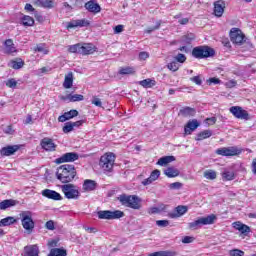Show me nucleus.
I'll use <instances>...</instances> for the list:
<instances>
[{"label": "nucleus", "instance_id": "f257e3e1", "mask_svg": "<svg viewBox=\"0 0 256 256\" xmlns=\"http://www.w3.org/2000/svg\"><path fill=\"white\" fill-rule=\"evenodd\" d=\"M56 177L61 183H71L77 177V170L71 164H64L57 169Z\"/></svg>", "mask_w": 256, "mask_h": 256}, {"label": "nucleus", "instance_id": "f03ea898", "mask_svg": "<svg viewBox=\"0 0 256 256\" xmlns=\"http://www.w3.org/2000/svg\"><path fill=\"white\" fill-rule=\"evenodd\" d=\"M117 201H119L124 207L136 210L141 209V200L135 195L121 194L117 197Z\"/></svg>", "mask_w": 256, "mask_h": 256}, {"label": "nucleus", "instance_id": "7ed1b4c3", "mask_svg": "<svg viewBox=\"0 0 256 256\" xmlns=\"http://www.w3.org/2000/svg\"><path fill=\"white\" fill-rule=\"evenodd\" d=\"M69 53H78L79 55H93L97 48L91 43H78L69 46Z\"/></svg>", "mask_w": 256, "mask_h": 256}, {"label": "nucleus", "instance_id": "20e7f679", "mask_svg": "<svg viewBox=\"0 0 256 256\" xmlns=\"http://www.w3.org/2000/svg\"><path fill=\"white\" fill-rule=\"evenodd\" d=\"M215 55V49L209 46H198L194 47L192 50V57L195 59H207Z\"/></svg>", "mask_w": 256, "mask_h": 256}, {"label": "nucleus", "instance_id": "39448f33", "mask_svg": "<svg viewBox=\"0 0 256 256\" xmlns=\"http://www.w3.org/2000/svg\"><path fill=\"white\" fill-rule=\"evenodd\" d=\"M20 219L22 223L23 229L30 233H33V229H35V222L33 221V213L31 211H23L20 213Z\"/></svg>", "mask_w": 256, "mask_h": 256}, {"label": "nucleus", "instance_id": "423d86ee", "mask_svg": "<svg viewBox=\"0 0 256 256\" xmlns=\"http://www.w3.org/2000/svg\"><path fill=\"white\" fill-rule=\"evenodd\" d=\"M217 221V216L215 214H210L206 217H201L194 222L189 223V229H200L202 225H213Z\"/></svg>", "mask_w": 256, "mask_h": 256}, {"label": "nucleus", "instance_id": "0eeeda50", "mask_svg": "<svg viewBox=\"0 0 256 256\" xmlns=\"http://www.w3.org/2000/svg\"><path fill=\"white\" fill-rule=\"evenodd\" d=\"M61 190L66 199L77 200L81 197V192H79V188L75 184H64L61 186Z\"/></svg>", "mask_w": 256, "mask_h": 256}, {"label": "nucleus", "instance_id": "6e6552de", "mask_svg": "<svg viewBox=\"0 0 256 256\" xmlns=\"http://www.w3.org/2000/svg\"><path fill=\"white\" fill-rule=\"evenodd\" d=\"M99 165L104 171H113V166L115 165V154L106 153L101 156Z\"/></svg>", "mask_w": 256, "mask_h": 256}, {"label": "nucleus", "instance_id": "1a4fd4ad", "mask_svg": "<svg viewBox=\"0 0 256 256\" xmlns=\"http://www.w3.org/2000/svg\"><path fill=\"white\" fill-rule=\"evenodd\" d=\"M98 219H107L109 221L113 219H121V217H125V213L121 210H100L97 212Z\"/></svg>", "mask_w": 256, "mask_h": 256}, {"label": "nucleus", "instance_id": "9d476101", "mask_svg": "<svg viewBox=\"0 0 256 256\" xmlns=\"http://www.w3.org/2000/svg\"><path fill=\"white\" fill-rule=\"evenodd\" d=\"M230 39L235 45H243L245 42V34L238 28H232L230 31Z\"/></svg>", "mask_w": 256, "mask_h": 256}, {"label": "nucleus", "instance_id": "9b49d317", "mask_svg": "<svg viewBox=\"0 0 256 256\" xmlns=\"http://www.w3.org/2000/svg\"><path fill=\"white\" fill-rule=\"evenodd\" d=\"M79 159V154L77 152H68L63 154L60 158L55 160L57 165H61V163H73Z\"/></svg>", "mask_w": 256, "mask_h": 256}, {"label": "nucleus", "instance_id": "f8f14e48", "mask_svg": "<svg viewBox=\"0 0 256 256\" xmlns=\"http://www.w3.org/2000/svg\"><path fill=\"white\" fill-rule=\"evenodd\" d=\"M230 113H232L236 119H243L244 121H249V119H251L249 117V112L243 110L240 106H232L230 108Z\"/></svg>", "mask_w": 256, "mask_h": 256}, {"label": "nucleus", "instance_id": "ddd939ff", "mask_svg": "<svg viewBox=\"0 0 256 256\" xmlns=\"http://www.w3.org/2000/svg\"><path fill=\"white\" fill-rule=\"evenodd\" d=\"M241 150L236 147H228V148H219L216 150L217 155H221L222 157H235V155H239Z\"/></svg>", "mask_w": 256, "mask_h": 256}, {"label": "nucleus", "instance_id": "4468645a", "mask_svg": "<svg viewBox=\"0 0 256 256\" xmlns=\"http://www.w3.org/2000/svg\"><path fill=\"white\" fill-rule=\"evenodd\" d=\"M40 146L44 151H55L57 149V145L53 142V139L49 137H45L40 141Z\"/></svg>", "mask_w": 256, "mask_h": 256}, {"label": "nucleus", "instance_id": "2eb2a0df", "mask_svg": "<svg viewBox=\"0 0 256 256\" xmlns=\"http://www.w3.org/2000/svg\"><path fill=\"white\" fill-rule=\"evenodd\" d=\"M42 196L46 197V199H52V201H61V199H63L61 194L51 189H44L42 191Z\"/></svg>", "mask_w": 256, "mask_h": 256}, {"label": "nucleus", "instance_id": "dca6fc26", "mask_svg": "<svg viewBox=\"0 0 256 256\" xmlns=\"http://www.w3.org/2000/svg\"><path fill=\"white\" fill-rule=\"evenodd\" d=\"M233 228L236 229V231H239L241 235H244L247 237L251 233V227H249L246 224L241 223L240 221L234 222L232 224Z\"/></svg>", "mask_w": 256, "mask_h": 256}, {"label": "nucleus", "instance_id": "f3484780", "mask_svg": "<svg viewBox=\"0 0 256 256\" xmlns=\"http://www.w3.org/2000/svg\"><path fill=\"white\" fill-rule=\"evenodd\" d=\"M201 124L197 119H192L187 122L184 127L185 135H191L193 131H195Z\"/></svg>", "mask_w": 256, "mask_h": 256}, {"label": "nucleus", "instance_id": "a211bd4d", "mask_svg": "<svg viewBox=\"0 0 256 256\" xmlns=\"http://www.w3.org/2000/svg\"><path fill=\"white\" fill-rule=\"evenodd\" d=\"M17 151H19V145L6 146L0 150V155H2V157H11V155H15Z\"/></svg>", "mask_w": 256, "mask_h": 256}, {"label": "nucleus", "instance_id": "6ab92c4d", "mask_svg": "<svg viewBox=\"0 0 256 256\" xmlns=\"http://www.w3.org/2000/svg\"><path fill=\"white\" fill-rule=\"evenodd\" d=\"M85 9L89 11V13H101V6L95 2V0H90L84 5Z\"/></svg>", "mask_w": 256, "mask_h": 256}, {"label": "nucleus", "instance_id": "aec40b11", "mask_svg": "<svg viewBox=\"0 0 256 256\" xmlns=\"http://www.w3.org/2000/svg\"><path fill=\"white\" fill-rule=\"evenodd\" d=\"M39 246L37 244L28 245L24 247L23 256H39Z\"/></svg>", "mask_w": 256, "mask_h": 256}, {"label": "nucleus", "instance_id": "412c9836", "mask_svg": "<svg viewBox=\"0 0 256 256\" xmlns=\"http://www.w3.org/2000/svg\"><path fill=\"white\" fill-rule=\"evenodd\" d=\"M223 13H225V2L223 0L214 2V15L216 17H223Z\"/></svg>", "mask_w": 256, "mask_h": 256}, {"label": "nucleus", "instance_id": "4be33fe9", "mask_svg": "<svg viewBox=\"0 0 256 256\" xmlns=\"http://www.w3.org/2000/svg\"><path fill=\"white\" fill-rule=\"evenodd\" d=\"M90 23L88 20H72L67 24V29H75V27H89Z\"/></svg>", "mask_w": 256, "mask_h": 256}, {"label": "nucleus", "instance_id": "5701e85b", "mask_svg": "<svg viewBox=\"0 0 256 256\" xmlns=\"http://www.w3.org/2000/svg\"><path fill=\"white\" fill-rule=\"evenodd\" d=\"M78 115H79V111L73 109L59 116L58 121L59 123H65V121H69V119H73V117H77Z\"/></svg>", "mask_w": 256, "mask_h": 256}, {"label": "nucleus", "instance_id": "b1692460", "mask_svg": "<svg viewBox=\"0 0 256 256\" xmlns=\"http://www.w3.org/2000/svg\"><path fill=\"white\" fill-rule=\"evenodd\" d=\"M187 211H189V207L179 205L175 208V213H170L169 217H171V219H177V217H183Z\"/></svg>", "mask_w": 256, "mask_h": 256}, {"label": "nucleus", "instance_id": "393cba45", "mask_svg": "<svg viewBox=\"0 0 256 256\" xmlns=\"http://www.w3.org/2000/svg\"><path fill=\"white\" fill-rule=\"evenodd\" d=\"M179 113H180V115H182V117H195L197 110H195V108L186 106V107L180 109Z\"/></svg>", "mask_w": 256, "mask_h": 256}, {"label": "nucleus", "instance_id": "a878e982", "mask_svg": "<svg viewBox=\"0 0 256 256\" xmlns=\"http://www.w3.org/2000/svg\"><path fill=\"white\" fill-rule=\"evenodd\" d=\"M18 201L14 199H7L0 202V210L5 211L6 209H9L10 207H15L17 205Z\"/></svg>", "mask_w": 256, "mask_h": 256}, {"label": "nucleus", "instance_id": "bb28decb", "mask_svg": "<svg viewBox=\"0 0 256 256\" xmlns=\"http://www.w3.org/2000/svg\"><path fill=\"white\" fill-rule=\"evenodd\" d=\"M179 169L170 166L164 170V175L168 177L169 179H173L174 177H179Z\"/></svg>", "mask_w": 256, "mask_h": 256}, {"label": "nucleus", "instance_id": "cd10ccee", "mask_svg": "<svg viewBox=\"0 0 256 256\" xmlns=\"http://www.w3.org/2000/svg\"><path fill=\"white\" fill-rule=\"evenodd\" d=\"M83 191H95L97 189V182L94 180H85L82 187Z\"/></svg>", "mask_w": 256, "mask_h": 256}, {"label": "nucleus", "instance_id": "c85d7f7f", "mask_svg": "<svg viewBox=\"0 0 256 256\" xmlns=\"http://www.w3.org/2000/svg\"><path fill=\"white\" fill-rule=\"evenodd\" d=\"M173 161H175V156H164L157 161L156 165L165 167L166 165H169V163H173Z\"/></svg>", "mask_w": 256, "mask_h": 256}, {"label": "nucleus", "instance_id": "c756f323", "mask_svg": "<svg viewBox=\"0 0 256 256\" xmlns=\"http://www.w3.org/2000/svg\"><path fill=\"white\" fill-rule=\"evenodd\" d=\"M213 135V130H203L197 134L195 141H203L204 139H209Z\"/></svg>", "mask_w": 256, "mask_h": 256}, {"label": "nucleus", "instance_id": "7c9ffc66", "mask_svg": "<svg viewBox=\"0 0 256 256\" xmlns=\"http://www.w3.org/2000/svg\"><path fill=\"white\" fill-rule=\"evenodd\" d=\"M63 87L64 89H71L73 87V72H69L65 76Z\"/></svg>", "mask_w": 256, "mask_h": 256}, {"label": "nucleus", "instance_id": "2f4dec72", "mask_svg": "<svg viewBox=\"0 0 256 256\" xmlns=\"http://www.w3.org/2000/svg\"><path fill=\"white\" fill-rule=\"evenodd\" d=\"M4 47H5L7 53H16L17 52V49H15V44L13 43L12 39H7L4 42Z\"/></svg>", "mask_w": 256, "mask_h": 256}, {"label": "nucleus", "instance_id": "473e14b6", "mask_svg": "<svg viewBox=\"0 0 256 256\" xmlns=\"http://www.w3.org/2000/svg\"><path fill=\"white\" fill-rule=\"evenodd\" d=\"M21 23L24 27H33L35 25V19L31 16L24 15L21 19Z\"/></svg>", "mask_w": 256, "mask_h": 256}, {"label": "nucleus", "instance_id": "72a5a7b5", "mask_svg": "<svg viewBox=\"0 0 256 256\" xmlns=\"http://www.w3.org/2000/svg\"><path fill=\"white\" fill-rule=\"evenodd\" d=\"M24 66H25V62L22 59L12 60L9 64V67L16 70L22 69V67Z\"/></svg>", "mask_w": 256, "mask_h": 256}, {"label": "nucleus", "instance_id": "f704fd0d", "mask_svg": "<svg viewBox=\"0 0 256 256\" xmlns=\"http://www.w3.org/2000/svg\"><path fill=\"white\" fill-rule=\"evenodd\" d=\"M139 85H141L145 89H151V87H155V80L147 78V79L140 81Z\"/></svg>", "mask_w": 256, "mask_h": 256}, {"label": "nucleus", "instance_id": "c9c22d12", "mask_svg": "<svg viewBox=\"0 0 256 256\" xmlns=\"http://www.w3.org/2000/svg\"><path fill=\"white\" fill-rule=\"evenodd\" d=\"M15 218L14 217H6V218H3L2 220H0V227H7L9 225H13V223H15Z\"/></svg>", "mask_w": 256, "mask_h": 256}, {"label": "nucleus", "instance_id": "e433bc0d", "mask_svg": "<svg viewBox=\"0 0 256 256\" xmlns=\"http://www.w3.org/2000/svg\"><path fill=\"white\" fill-rule=\"evenodd\" d=\"M167 206L165 204H160L159 207H152L149 209L148 213L149 215H155L157 213H161V211H165Z\"/></svg>", "mask_w": 256, "mask_h": 256}, {"label": "nucleus", "instance_id": "4c0bfd02", "mask_svg": "<svg viewBox=\"0 0 256 256\" xmlns=\"http://www.w3.org/2000/svg\"><path fill=\"white\" fill-rule=\"evenodd\" d=\"M195 40V34H187L185 36H183L181 38V42L184 44V45H189L191 44L192 41Z\"/></svg>", "mask_w": 256, "mask_h": 256}, {"label": "nucleus", "instance_id": "58836bf2", "mask_svg": "<svg viewBox=\"0 0 256 256\" xmlns=\"http://www.w3.org/2000/svg\"><path fill=\"white\" fill-rule=\"evenodd\" d=\"M205 179H209L210 181H213V179H217V172L214 170H207L204 172Z\"/></svg>", "mask_w": 256, "mask_h": 256}, {"label": "nucleus", "instance_id": "ea45409f", "mask_svg": "<svg viewBox=\"0 0 256 256\" xmlns=\"http://www.w3.org/2000/svg\"><path fill=\"white\" fill-rule=\"evenodd\" d=\"M222 177L225 181H233L235 179V173L233 171H225L222 173Z\"/></svg>", "mask_w": 256, "mask_h": 256}, {"label": "nucleus", "instance_id": "a19ab883", "mask_svg": "<svg viewBox=\"0 0 256 256\" xmlns=\"http://www.w3.org/2000/svg\"><path fill=\"white\" fill-rule=\"evenodd\" d=\"M120 75H133L135 69L133 67H125L119 70Z\"/></svg>", "mask_w": 256, "mask_h": 256}, {"label": "nucleus", "instance_id": "79ce46f5", "mask_svg": "<svg viewBox=\"0 0 256 256\" xmlns=\"http://www.w3.org/2000/svg\"><path fill=\"white\" fill-rule=\"evenodd\" d=\"M34 51L36 53H43V55H47L49 53V50L45 48V44H39L34 48Z\"/></svg>", "mask_w": 256, "mask_h": 256}, {"label": "nucleus", "instance_id": "37998d69", "mask_svg": "<svg viewBox=\"0 0 256 256\" xmlns=\"http://www.w3.org/2000/svg\"><path fill=\"white\" fill-rule=\"evenodd\" d=\"M175 252L171 251H160V252H154L150 254L149 256H174Z\"/></svg>", "mask_w": 256, "mask_h": 256}, {"label": "nucleus", "instance_id": "c03bdc74", "mask_svg": "<svg viewBox=\"0 0 256 256\" xmlns=\"http://www.w3.org/2000/svg\"><path fill=\"white\" fill-rule=\"evenodd\" d=\"M91 103L92 105H95V107H103V102L99 96H92Z\"/></svg>", "mask_w": 256, "mask_h": 256}, {"label": "nucleus", "instance_id": "a18cd8bd", "mask_svg": "<svg viewBox=\"0 0 256 256\" xmlns=\"http://www.w3.org/2000/svg\"><path fill=\"white\" fill-rule=\"evenodd\" d=\"M83 99H85V97L81 94H70V103H75L77 101H83Z\"/></svg>", "mask_w": 256, "mask_h": 256}, {"label": "nucleus", "instance_id": "49530a36", "mask_svg": "<svg viewBox=\"0 0 256 256\" xmlns=\"http://www.w3.org/2000/svg\"><path fill=\"white\" fill-rule=\"evenodd\" d=\"M73 122H66L62 128L63 133H71L73 131Z\"/></svg>", "mask_w": 256, "mask_h": 256}, {"label": "nucleus", "instance_id": "de8ad7c7", "mask_svg": "<svg viewBox=\"0 0 256 256\" xmlns=\"http://www.w3.org/2000/svg\"><path fill=\"white\" fill-rule=\"evenodd\" d=\"M53 0H42V7L44 9H53Z\"/></svg>", "mask_w": 256, "mask_h": 256}, {"label": "nucleus", "instance_id": "09e8293b", "mask_svg": "<svg viewBox=\"0 0 256 256\" xmlns=\"http://www.w3.org/2000/svg\"><path fill=\"white\" fill-rule=\"evenodd\" d=\"M167 67H168L169 71H173V72L179 71V63H177L175 61L174 62H170L167 65Z\"/></svg>", "mask_w": 256, "mask_h": 256}, {"label": "nucleus", "instance_id": "8fccbe9b", "mask_svg": "<svg viewBox=\"0 0 256 256\" xmlns=\"http://www.w3.org/2000/svg\"><path fill=\"white\" fill-rule=\"evenodd\" d=\"M6 87H9L10 89H15V87H17V80H15V78L8 79L6 81Z\"/></svg>", "mask_w": 256, "mask_h": 256}, {"label": "nucleus", "instance_id": "3c124183", "mask_svg": "<svg viewBox=\"0 0 256 256\" xmlns=\"http://www.w3.org/2000/svg\"><path fill=\"white\" fill-rule=\"evenodd\" d=\"M229 255L230 256H245V252L243 250L234 249V250H230Z\"/></svg>", "mask_w": 256, "mask_h": 256}, {"label": "nucleus", "instance_id": "603ef678", "mask_svg": "<svg viewBox=\"0 0 256 256\" xmlns=\"http://www.w3.org/2000/svg\"><path fill=\"white\" fill-rule=\"evenodd\" d=\"M159 27H161V21H157L156 25L154 27H148L145 30V33H153V31H157V29H159Z\"/></svg>", "mask_w": 256, "mask_h": 256}, {"label": "nucleus", "instance_id": "864d4df0", "mask_svg": "<svg viewBox=\"0 0 256 256\" xmlns=\"http://www.w3.org/2000/svg\"><path fill=\"white\" fill-rule=\"evenodd\" d=\"M168 187L171 190L181 189V187H183V183H181V182H174V183L169 184Z\"/></svg>", "mask_w": 256, "mask_h": 256}, {"label": "nucleus", "instance_id": "5fc2aeb1", "mask_svg": "<svg viewBox=\"0 0 256 256\" xmlns=\"http://www.w3.org/2000/svg\"><path fill=\"white\" fill-rule=\"evenodd\" d=\"M175 60L178 63H185V61H187V57L185 56V54L179 53L176 57Z\"/></svg>", "mask_w": 256, "mask_h": 256}, {"label": "nucleus", "instance_id": "6e6d98bb", "mask_svg": "<svg viewBox=\"0 0 256 256\" xmlns=\"http://www.w3.org/2000/svg\"><path fill=\"white\" fill-rule=\"evenodd\" d=\"M161 175V171L159 170H154L152 171V173L150 174V178L153 179L154 181H157L159 179Z\"/></svg>", "mask_w": 256, "mask_h": 256}, {"label": "nucleus", "instance_id": "4d7b16f0", "mask_svg": "<svg viewBox=\"0 0 256 256\" xmlns=\"http://www.w3.org/2000/svg\"><path fill=\"white\" fill-rule=\"evenodd\" d=\"M190 81H192V83H195V85H202V83H203V80L201 79V76L191 77Z\"/></svg>", "mask_w": 256, "mask_h": 256}, {"label": "nucleus", "instance_id": "13d9d810", "mask_svg": "<svg viewBox=\"0 0 256 256\" xmlns=\"http://www.w3.org/2000/svg\"><path fill=\"white\" fill-rule=\"evenodd\" d=\"M45 227L49 231H54L55 230V222H53V220H49L46 222Z\"/></svg>", "mask_w": 256, "mask_h": 256}, {"label": "nucleus", "instance_id": "bf43d9fd", "mask_svg": "<svg viewBox=\"0 0 256 256\" xmlns=\"http://www.w3.org/2000/svg\"><path fill=\"white\" fill-rule=\"evenodd\" d=\"M193 241H195V237H193V236H184L182 238V243H184V244L193 243Z\"/></svg>", "mask_w": 256, "mask_h": 256}, {"label": "nucleus", "instance_id": "052dcab7", "mask_svg": "<svg viewBox=\"0 0 256 256\" xmlns=\"http://www.w3.org/2000/svg\"><path fill=\"white\" fill-rule=\"evenodd\" d=\"M207 83H208V85H219V83H221V80L219 79V78H215V77H213V78H209L208 80H207Z\"/></svg>", "mask_w": 256, "mask_h": 256}, {"label": "nucleus", "instance_id": "680f3d73", "mask_svg": "<svg viewBox=\"0 0 256 256\" xmlns=\"http://www.w3.org/2000/svg\"><path fill=\"white\" fill-rule=\"evenodd\" d=\"M156 225L158 227H168L169 222H168V220H157Z\"/></svg>", "mask_w": 256, "mask_h": 256}, {"label": "nucleus", "instance_id": "e2e57ef3", "mask_svg": "<svg viewBox=\"0 0 256 256\" xmlns=\"http://www.w3.org/2000/svg\"><path fill=\"white\" fill-rule=\"evenodd\" d=\"M205 123H207V125H215V123H217V118L216 117L206 118Z\"/></svg>", "mask_w": 256, "mask_h": 256}, {"label": "nucleus", "instance_id": "0e129e2a", "mask_svg": "<svg viewBox=\"0 0 256 256\" xmlns=\"http://www.w3.org/2000/svg\"><path fill=\"white\" fill-rule=\"evenodd\" d=\"M139 59H140V61H145L146 59H149V53H147V52H140L139 53Z\"/></svg>", "mask_w": 256, "mask_h": 256}, {"label": "nucleus", "instance_id": "69168bd1", "mask_svg": "<svg viewBox=\"0 0 256 256\" xmlns=\"http://www.w3.org/2000/svg\"><path fill=\"white\" fill-rule=\"evenodd\" d=\"M237 86V81L235 80H230L228 82H226V87H228V89H233V87Z\"/></svg>", "mask_w": 256, "mask_h": 256}, {"label": "nucleus", "instance_id": "338daca9", "mask_svg": "<svg viewBox=\"0 0 256 256\" xmlns=\"http://www.w3.org/2000/svg\"><path fill=\"white\" fill-rule=\"evenodd\" d=\"M114 33H116V34L123 33V25L115 26Z\"/></svg>", "mask_w": 256, "mask_h": 256}, {"label": "nucleus", "instance_id": "774afa93", "mask_svg": "<svg viewBox=\"0 0 256 256\" xmlns=\"http://www.w3.org/2000/svg\"><path fill=\"white\" fill-rule=\"evenodd\" d=\"M252 173L256 175V158H254L252 161Z\"/></svg>", "mask_w": 256, "mask_h": 256}]
</instances>
